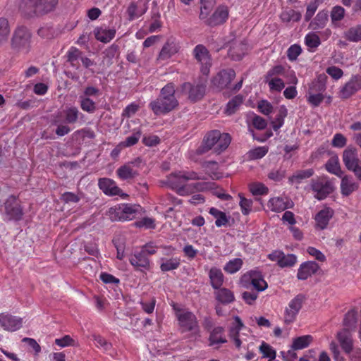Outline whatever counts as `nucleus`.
<instances>
[{"label":"nucleus","instance_id":"nucleus-60","mask_svg":"<svg viewBox=\"0 0 361 361\" xmlns=\"http://www.w3.org/2000/svg\"><path fill=\"white\" fill-rule=\"evenodd\" d=\"M357 322V312L354 310L348 311L343 319V325L350 328L354 326Z\"/></svg>","mask_w":361,"mask_h":361},{"label":"nucleus","instance_id":"nucleus-19","mask_svg":"<svg viewBox=\"0 0 361 361\" xmlns=\"http://www.w3.org/2000/svg\"><path fill=\"white\" fill-rule=\"evenodd\" d=\"M130 264L137 271L149 270L150 269V260L143 251L135 250L128 257Z\"/></svg>","mask_w":361,"mask_h":361},{"label":"nucleus","instance_id":"nucleus-64","mask_svg":"<svg viewBox=\"0 0 361 361\" xmlns=\"http://www.w3.org/2000/svg\"><path fill=\"white\" fill-rule=\"evenodd\" d=\"M259 295V293L252 290V291H244L242 293V298L244 302L250 305H252L255 303V300L257 299Z\"/></svg>","mask_w":361,"mask_h":361},{"label":"nucleus","instance_id":"nucleus-23","mask_svg":"<svg viewBox=\"0 0 361 361\" xmlns=\"http://www.w3.org/2000/svg\"><path fill=\"white\" fill-rule=\"evenodd\" d=\"M235 77L234 70L229 68L220 71L213 79L214 85L220 89L228 87V85Z\"/></svg>","mask_w":361,"mask_h":361},{"label":"nucleus","instance_id":"nucleus-11","mask_svg":"<svg viewBox=\"0 0 361 361\" xmlns=\"http://www.w3.org/2000/svg\"><path fill=\"white\" fill-rule=\"evenodd\" d=\"M343 161L346 169L353 172L356 178L361 181V159L358 157L357 149L347 147L343 152Z\"/></svg>","mask_w":361,"mask_h":361},{"label":"nucleus","instance_id":"nucleus-4","mask_svg":"<svg viewBox=\"0 0 361 361\" xmlns=\"http://www.w3.org/2000/svg\"><path fill=\"white\" fill-rule=\"evenodd\" d=\"M58 0H22L20 8L30 17L42 16L54 11Z\"/></svg>","mask_w":361,"mask_h":361},{"label":"nucleus","instance_id":"nucleus-2","mask_svg":"<svg viewBox=\"0 0 361 361\" xmlns=\"http://www.w3.org/2000/svg\"><path fill=\"white\" fill-rule=\"evenodd\" d=\"M175 92V85L173 82L167 83L161 88L159 96L149 104V107L157 116L171 111L178 105Z\"/></svg>","mask_w":361,"mask_h":361},{"label":"nucleus","instance_id":"nucleus-63","mask_svg":"<svg viewBox=\"0 0 361 361\" xmlns=\"http://www.w3.org/2000/svg\"><path fill=\"white\" fill-rule=\"evenodd\" d=\"M37 34L42 38L51 39L54 37V30L52 26L46 25L38 29Z\"/></svg>","mask_w":361,"mask_h":361},{"label":"nucleus","instance_id":"nucleus-1","mask_svg":"<svg viewBox=\"0 0 361 361\" xmlns=\"http://www.w3.org/2000/svg\"><path fill=\"white\" fill-rule=\"evenodd\" d=\"M218 164L216 161H208L203 164L205 172L194 171H178L171 173L166 178L165 183L175 190L179 195L185 196L196 191L204 190L207 188L204 183H187L188 180H207L208 177L212 179H219L222 177L217 171Z\"/></svg>","mask_w":361,"mask_h":361},{"label":"nucleus","instance_id":"nucleus-52","mask_svg":"<svg viewBox=\"0 0 361 361\" xmlns=\"http://www.w3.org/2000/svg\"><path fill=\"white\" fill-rule=\"evenodd\" d=\"M287 116V109L285 106H281L279 109V112L276 117L272 121V128L276 131L278 130L284 123V118Z\"/></svg>","mask_w":361,"mask_h":361},{"label":"nucleus","instance_id":"nucleus-59","mask_svg":"<svg viewBox=\"0 0 361 361\" xmlns=\"http://www.w3.org/2000/svg\"><path fill=\"white\" fill-rule=\"evenodd\" d=\"M94 340L95 341L96 346L100 348L105 353H109L111 348L112 345L108 342L105 338L101 336H94Z\"/></svg>","mask_w":361,"mask_h":361},{"label":"nucleus","instance_id":"nucleus-47","mask_svg":"<svg viewBox=\"0 0 361 361\" xmlns=\"http://www.w3.org/2000/svg\"><path fill=\"white\" fill-rule=\"evenodd\" d=\"M79 102L81 109L85 112L93 114L97 110V104L91 98L80 97Z\"/></svg>","mask_w":361,"mask_h":361},{"label":"nucleus","instance_id":"nucleus-41","mask_svg":"<svg viewBox=\"0 0 361 361\" xmlns=\"http://www.w3.org/2000/svg\"><path fill=\"white\" fill-rule=\"evenodd\" d=\"M312 341V337L310 335H305L297 337L293 340L291 348L293 350H302L307 348Z\"/></svg>","mask_w":361,"mask_h":361},{"label":"nucleus","instance_id":"nucleus-53","mask_svg":"<svg viewBox=\"0 0 361 361\" xmlns=\"http://www.w3.org/2000/svg\"><path fill=\"white\" fill-rule=\"evenodd\" d=\"M305 43L308 48L316 49L320 45L321 41L316 33L309 32L305 37Z\"/></svg>","mask_w":361,"mask_h":361},{"label":"nucleus","instance_id":"nucleus-22","mask_svg":"<svg viewBox=\"0 0 361 361\" xmlns=\"http://www.w3.org/2000/svg\"><path fill=\"white\" fill-rule=\"evenodd\" d=\"M334 215V209L329 207L324 206L316 214L314 218L315 221V228L319 230L326 229Z\"/></svg>","mask_w":361,"mask_h":361},{"label":"nucleus","instance_id":"nucleus-33","mask_svg":"<svg viewBox=\"0 0 361 361\" xmlns=\"http://www.w3.org/2000/svg\"><path fill=\"white\" fill-rule=\"evenodd\" d=\"M248 49L247 44L245 42L234 44L228 51V55L233 60H240Z\"/></svg>","mask_w":361,"mask_h":361},{"label":"nucleus","instance_id":"nucleus-5","mask_svg":"<svg viewBox=\"0 0 361 361\" xmlns=\"http://www.w3.org/2000/svg\"><path fill=\"white\" fill-rule=\"evenodd\" d=\"M229 16V9L225 4L219 5L214 11L210 14V12L199 14L200 20L207 26L214 27L224 24Z\"/></svg>","mask_w":361,"mask_h":361},{"label":"nucleus","instance_id":"nucleus-36","mask_svg":"<svg viewBox=\"0 0 361 361\" xmlns=\"http://www.w3.org/2000/svg\"><path fill=\"white\" fill-rule=\"evenodd\" d=\"M82 56V51L74 47H71L66 53L67 61L76 69L79 68V61Z\"/></svg>","mask_w":361,"mask_h":361},{"label":"nucleus","instance_id":"nucleus-10","mask_svg":"<svg viewBox=\"0 0 361 361\" xmlns=\"http://www.w3.org/2000/svg\"><path fill=\"white\" fill-rule=\"evenodd\" d=\"M85 115L75 106H67L62 111H57L54 115V123H65L74 124L79 121L84 122Z\"/></svg>","mask_w":361,"mask_h":361},{"label":"nucleus","instance_id":"nucleus-38","mask_svg":"<svg viewBox=\"0 0 361 361\" xmlns=\"http://www.w3.org/2000/svg\"><path fill=\"white\" fill-rule=\"evenodd\" d=\"M209 213L216 219L215 225L217 227L226 226L228 223L229 217L227 216L225 212L215 207H212L209 209Z\"/></svg>","mask_w":361,"mask_h":361},{"label":"nucleus","instance_id":"nucleus-50","mask_svg":"<svg viewBox=\"0 0 361 361\" xmlns=\"http://www.w3.org/2000/svg\"><path fill=\"white\" fill-rule=\"evenodd\" d=\"M313 174L314 170L312 169L298 171L289 178V182L300 183L303 179L308 178Z\"/></svg>","mask_w":361,"mask_h":361},{"label":"nucleus","instance_id":"nucleus-21","mask_svg":"<svg viewBox=\"0 0 361 361\" xmlns=\"http://www.w3.org/2000/svg\"><path fill=\"white\" fill-rule=\"evenodd\" d=\"M361 90V76L359 75H352L340 90V95L342 98L347 99Z\"/></svg>","mask_w":361,"mask_h":361},{"label":"nucleus","instance_id":"nucleus-61","mask_svg":"<svg viewBox=\"0 0 361 361\" xmlns=\"http://www.w3.org/2000/svg\"><path fill=\"white\" fill-rule=\"evenodd\" d=\"M302 52L301 47L297 44L291 45L287 50V57L291 61H295Z\"/></svg>","mask_w":361,"mask_h":361},{"label":"nucleus","instance_id":"nucleus-56","mask_svg":"<svg viewBox=\"0 0 361 361\" xmlns=\"http://www.w3.org/2000/svg\"><path fill=\"white\" fill-rule=\"evenodd\" d=\"M238 196L240 197L239 204L243 214L248 215L252 211V200L245 198L241 193H239Z\"/></svg>","mask_w":361,"mask_h":361},{"label":"nucleus","instance_id":"nucleus-62","mask_svg":"<svg viewBox=\"0 0 361 361\" xmlns=\"http://www.w3.org/2000/svg\"><path fill=\"white\" fill-rule=\"evenodd\" d=\"M307 102L313 106H318L324 100V95L318 92H307Z\"/></svg>","mask_w":361,"mask_h":361},{"label":"nucleus","instance_id":"nucleus-8","mask_svg":"<svg viewBox=\"0 0 361 361\" xmlns=\"http://www.w3.org/2000/svg\"><path fill=\"white\" fill-rule=\"evenodd\" d=\"M239 283L246 289H250L252 286L258 293L265 290L268 287L262 273L257 270H250L245 273L241 276Z\"/></svg>","mask_w":361,"mask_h":361},{"label":"nucleus","instance_id":"nucleus-15","mask_svg":"<svg viewBox=\"0 0 361 361\" xmlns=\"http://www.w3.org/2000/svg\"><path fill=\"white\" fill-rule=\"evenodd\" d=\"M193 56L200 65V70L203 75H207L212 66L211 57L208 49L202 44L195 46L192 51Z\"/></svg>","mask_w":361,"mask_h":361},{"label":"nucleus","instance_id":"nucleus-42","mask_svg":"<svg viewBox=\"0 0 361 361\" xmlns=\"http://www.w3.org/2000/svg\"><path fill=\"white\" fill-rule=\"evenodd\" d=\"M231 141V138L229 134L219 133V139L216 142L214 151L217 154H220L228 147Z\"/></svg>","mask_w":361,"mask_h":361},{"label":"nucleus","instance_id":"nucleus-14","mask_svg":"<svg viewBox=\"0 0 361 361\" xmlns=\"http://www.w3.org/2000/svg\"><path fill=\"white\" fill-rule=\"evenodd\" d=\"M305 299V298L303 295L298 294L289 302L284 312V322L286 324H290L295 320Z\"/></svg>","mask_w":361,"mask_h":361},{"label":"nucleus","instance_id":"nucleus-13","mask_svg":"<svg viewBox=\"0 0 361 361\" xmlns=\"http://www.w3.org/2000/svg\"><path fill=\"white\" fill-rule=\"evenodd\" d=\"M310 186L314 193V197L318 200H324L334 190L332 183L326 176L312 179Z\"/></svg>","mask_w":361,"mask_h":361},{"label":"nucleus","instance_id":"nucleus-27","mask_svg":"<svg viewBox=\"0 0 361 361\" xmlns=\"http://www.w3.org/2000/svg\"><path fill=\"white\" fill-rule=\"evenodd\" d=\"M336 338L343 350L346 354H350L353 349V340L350 332L345 329H342L337 333Z\"/></svg>","mask_w":361,"mask_h":361},{"label":"nucleus","instance_id":"nucleus-31","mask_svg":"<svg viewBox=\"0 0 361 361\" xmlns=\"http://www.w3.org/2000/svg\"><path fill=\"white\" fill-rule=\"evenodd\" d=\"M224 329L217 326L213 329L209 336V345L218 348L220 344L225 343L227 340L224 336Z\"/></svg>","mask_w":361,"mask_h":361},{"label":"nucleus","instance_id":"nucleus-29","mask_svg":"<svg viewBox=\"0 0 361 361\" xmlns=\"http://www.w3.org/2000/svg\"><path fill=\"white\" fill-rule=\"evenodd\" d=\"M147 10V4L145 1L139 0L137 2H132L127 9V13L129 20H133L142 16Z\"/></svg>","mask_w":361,"mask_h":361},{"label":"nucleus","instance_id":"nucleus-58","mask_svg":"<svg viewBox=\"0 0 361 361\" xmlns=\"http://www.w3.org/2000/svg\"><path fill=\"white\" fill-rule=\"evenodd\" d=\"M259 351L262 354L263 357L268 358L269 360H273L276 357V351L271 346L265 342H262L259 346Z\"/></svg>","mask_w":361,"mask_h":361},{"label":"nucleus","instance_id":"nucleus-25","mask_svg":"<svg viewBox=\"0 0 361 361\" xmlns=\"http://www.w3.org/2000/svg\"><path fill=\"white\" fill-rule=\"evenodd\" d=\"M219 130H212L207 133L204 138L203 142L200 146L196 152L197 154H202L206 153L210 149H214L216 145V142L219 139Z\"/></svg>","mask_w":361,"mask_h":361},{"label":"nucleus","instance_id":"nucleus-24","mask_svg":"<svg viewBox=\"0 0 361 361\" xmlns=\"http://www.w3.org/2000/svg\"><path fill=\"white\" fill-rule=\"evenodd\" d=\"M179 48L176 39L173 37H169L161 49L158 59L164 61L170 59L178 51Z\"/></svg>","mask_w":361,"mask_h":361},{"label":"nucleus","instance_id":"nucleus-16","mask_svg":"<svg viewBox=\"0 0 361 361\" xmlns=\"http://www.w3.org/2000/svg\"><path fill=\"white\" fill-rule=\"evenodd\" d=\"M141 162L140 158H137L132 161L128 162L123 166H121L116 170L118 177L123 180H132L136 178L139 172V165Z\"/></svg>","mask_w":361,"mask_h":361},{"label":"nucleus","instance_id":"nucleus-37","mask_svg":"<svg viewBox=\"0 0 361 361\" xmlns=\"http://www.w3.org/2000/svg\"><path fill=\"white\" fill-rule=\"evenodd\" d=\"M325 168L328 172L332 173L339 178L343 176V171L341 170L339 159L338 157H331L325 164Z\"/></svg>","mask_w":361,"mask_h":361},{"label":"nucleus","instance_id":"nucleus-12","mask_svg":"<svg viewBox=\"0 0 361 361\" xmlns=\"http://www.w3.org/2000/svg\"><path fill=\"white\" fill-rule=\"evenodd\" d=\"M140 209L141 207L137 204H122L114 208H110L109 214H115V216H111L113 220L129 221L134 219Z\"/></svg>","mask_w":361,"mask_h":361},{"label":"nucleus","instance_id":"nucleus-34","mask_svg":"<svg viewBox=\"0 0 361 361\" xmlns=\"http://www.w3.org/2000/svg\"><path fill=\"white\" fill-rule=\"evenodd\" d=\"M94 33L97 40L104 43H107L115 37L116 30L114 29L101 27L96 28Z\"/></svg>","mask_w":361,"mask_h":361},{"label":"nucleus","instance_id":"nucleus-26","mask_svg":"<svg viewBox=\"0 0 361 361\" xmlns=\"http://www.w3.org/2000/svg\"><path fill=\"white\" fill-rule=\"evenodd\" d=\"M319 269V264L314 261L302 263L298 270L297 278L299 280H306L314 274Z\"/></svg>","mask_w":361,"mask_h":361},{"label":"nucleus","instance_id":"nucleus-51","mask_svg":"<svg viewBox=\"0 0 361 361\" xmlns=\"http://www.w3.org/2000/svg\"><path fill=\"white\" fill-rule=\"evenodd\" d=\"M281 19L283 22L288 23L290 21L297 22L301 18V14L293 9L283 11L281 13Z\"/></svg>","mask_w":361,"mask_h":361},{"label":"nucleus","instance_id":"nucleus-20","mask_svg":"<svg viewBox=\"0 0 361 361\" xmlns=\"http://www.w3.org/2000/svg\"><path fill=\"white\" fill-rule=\"evenodd\" d=\"M181 92L188 94V99L192 102L201 99L205 92V86L202 84L192 85L185 82L181 85Z\"/></svg>","mask_w":361,"mask_h":361},{"label":"nucleus","instance_id":"nucleus-49","mask_svg":"<svg viewBox=\"0 0 361 361\" xmlns=\"http://www.w3.org/2000/svg\"><path fill=\"white\" fill-rule=\"evenodd\" d=\"M243 96L238 94L235 97H234L232 99H231L227 105L225 110V113L227 115H231L234 114L238 107L243 104Z\"/></svg>","mask_w":361,"mask_h":361},{"label":"nucleus","instance_id":"nucleus-39","mask_svg":"<svg viewBox=\"0 0 361 361\" xmlns=\"http://www.w3.org/2000/svg\"><path fill=\"white\" fill-rule=\"evenodd\" d=\"M343 37L352 42L361 41V24L348 29L343 32Z\"/></svg>","mask_w":361,"mask_h":361},{"label":"nucleus","instance_id":"nucleus-54","mask_svg":"<svg viewBox=\"0 0 361 361\" xmlns=\"http://www.w3.org/2000/svg\"><path fill=\"white\" fill-rule=\"evenodd\" d=\"M269 148L267 146L255 147L250 150L247 153L250 159H259L264 157L268 152Z\"/></svg>","mask_w":361,"mask_h":361},{"label":"nucleus","instance_id":"nucleus-17","mask_svg":"<svg viewBox=\"0 0 361 361\" xmlns=\"http://www.w3.org/2000/svg\"><path fill=\"white\" fill-rule=\"evenodd\" d=\"M98 186L105 195L109 196L118 195L121 197L123 199H125L128 196L118 187L116 183L114 180L109 178H99L98 180Z\"/></svg>","mask_w":361,"mask_h":361},{"label":"nucleus","instance_id":"nucleus-9","mask_svg":"<svg viewBox=\"0 0 361 361\" xmlns=\"http://www.w3.org/2000/svg\"><path fill=\"white\" fill-rule=\"evenodd\" d=\"M0 213L5 221L20 220L23 214L19 202L14 195H10L5 202L0 205Z\"/></svg>","mask_w":361,"mask_h":361},{"label":"nucleus","instance_id":"nucleus-40","mask_svg":"<svg viewBox=\"0 0 361 361\" xmlns=\"http://www.w3.org/2000/svg\"><path fill=\"white\" fill-rule=\"evenodd\" d=\"M216 298L223 304L231 303L235 300L233 293L229 289L223 288H219L216 293Z\"/></svg>","mask_w":361,"mask_h":361},{"label":"nucleus","instance_id":"nucleus-46","mask_svg":"<svg viewBox=\"0 0 361 361\" xmlns=\"http://www.w3.org/2000/svg\"><path fill=\"white\" fill-rule=\"evenodd\" d=\"M11 33L8 20L5 18H0V45L7 42Z\"/></svg>","mask_w":361,"mask_h":361},{"label":"nucleus","instance_id":"nucleus-30","mask_svg":"<svg viewBox=\"0 0 361 361\" xmlns=\"http://www.w3.org/2000/svg\"><path fill=\"white\" fill-rule=\"evenodd\" d=\"M235 323L230 327L229 337L233 341L236 348L240 349L243 343L240 338V331L243 327V324L239 317H234Z\"/></svg>","mask_w":361,"mask_h":361},{"label":"nucleus","instance_id":"nucleus-3","mask_svg":"<svg viewBox=\"0 0 361 361\" xmlns=\"http://www.w3.org/2000/svg\"><path fill=\"white\" fill-rule=\"evenodd\" d=\"M176 315L182 334L189 332V338L192 340H197L200 337L198 322L196 316L192 312L180 310L176 312Z\"/></svg>","mask_w":361,"mask_h":361},{"label":"nucleus","instance_id":"nucleus-48","mask_svg":"<svg viewBox=\"0 0 361 361\" xmlns=\"http://www.w3.org/2000/svg\"><path fill=\"white\" fill-rule=\"evenodd\" d=\"M331 23L334 27H338L339 22L345 16V9L341 6H334L331 11Z\"/></svg>","mask_w":361,"mask_h":361},{"label":"nucleus","instance_id":"nucleus-45","mask_svg":"<svg viewBox=\"0 0 361 361\" xmlns=\"http://www.w3.org/2000/svg\"><path fill=\"white\" fill-rule=\"evenodd\" d=\"M180 259L175 257L166 259H161L160 269L162 271L166 272L176 269L180 266Z\"/></svg>","mask_w":361,"mask_h":361},{"label":"nucleus","instance_id":"nucleus-7","mask_svg":"<svg viewBox=\"0 0 361 361\" xmlns=\"http://www.w3.org/2000/svg\"><path fill=\"white\" fill-rule=\"evenodd\" d=\"M32 33L23 25L18 26L13 31L11 44L13 49L18 51L28 52L31 47Z\"/></svg>","mask_w":361,"mask_h":361},{"label":"nucleus","instance_id":"nucleus-43","mask_svg":"<svg viewBox=\"0 0 361 361\" xmlns=\"http://www.w3.org/2000/svg\"><path fill=\"white\" fill-rule=\"evenodd\" d=\"M328 21V12L326 11H320L311 22L310 25L314 29L323 28Z\"/></svg>","mask_w":361,"mask_h":361},{"label":"nucleus","instance_id":"nucleus-44","mask_svg":"<svg viewBox=\"0 0 361 361\" xmlns=\"http://www.w3.org/2000/svg\"><path fill=\"white\" fill-rule=\"evenodd\" d=\"M243 261L240 258H235L229 260L224 267V270L229 274H233L238 272L243 267Z\"/></svg>","mask_w":361,"mask_h":361},{"label":"nucleus","instance_id":"nucleus-35","mask_svg":"<svg viewBox=\"0 0 361 361\" xmlns=\"http://www.w3.org/2000/svg\"><path fill=\"white\" fill-rule=\"evenodd\" d=\"M209 276L211 285L214 289H219L222 286L224 277L220 269L216 267L211 268Z\"/></svg>","mask_w":361,"mask_h":361},{"label":"nucleus","instance_id":"nucleus-57","mask_svg":"<svg viewBox=\"0 0 361 361\" xmlns=\"http://www.w3.org/2000/svg\"><path fill=\"white\" fill-rule=\"evenodd\" d=\"M296 262H297V258L295 255H293V254L285 255L283 252V255L281 257V260L279 263V266L281 268L291 267L295 265Z\"/></svg>","mask_w":361,"mask_h":361},{"label":"nucleus","instance_id":"nucleus-28","mask_svg":"<svg viewBox=\"0 0 361 361\" xmlns=\"http://www.w3.org/2000/svg\"><path fill=\"white\" fill-rule=\"evenodd\" d=\"M293 204L287 197H275L269 200L267 207L272 212H280L292 207Z\"/></svg>","mask_w":361,"mask_h":361},{"label":"nucleus","instance_id":"nucleus-55","mask_svg":"<svg viewBox=\"0 0 361 361\" xmlns=\"http://www.w3.org/2000/svg\"><path fill=\"white\" fill-rule=\"evenodd\" d=\"M249 189L253 195H267L269 192L268 188L262 183H250L249 185Z\"/></svg>","mask_w":361,"mask_h":361},{"label":"nucleus","instance_id":"nucleus-6","mask_svg":"<svg viewBox=\"0 0 361 361\" xmlns=\"http://www.w3.org/2000/svg\"><path fill=\"white\" fill-rule=\"evenodd\" d=\"M286 76V68L282 65H276L267 72L264 81L268 85L271 92H281L285 87L282 77Z\"/></svg>","mask_w":361,"mask_h":361},{"label":"nucleus","instance_id":"nucleus-32","mask_svg":"<svg viewBox=\"0 0 361 361\" xmlns=\"http://www.w3.org/2000/svg\"><path fill=\"white\" fill-rule=\"evenodd\" d=\"M358 188V184L350 176L341 177V192L343 196H348Z\"/></svg>","mask_w":361,"mask_h":361},{"label":"nucleus","instance_id":"nucleus-18","mask_svg":"<svg viewBox=\"0 0 361 361\" xmlns=\"http://www.w3.org/2000/svg\"><path fill=\"white\" fill-rule=\"evenodd\" d=\"M23 326V319L8 312L0 313V326L7 331H16Z\"/></svg>","mask_w":361,"mask_h":361}]
</instances>
